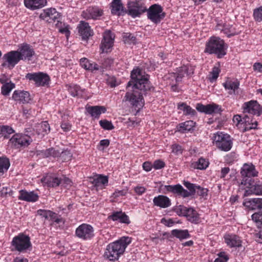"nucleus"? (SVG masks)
I'll list each match as a JSON object with an SVG mask.
<instances>
[{
  "label": "nucleus",
  "instance_id": "nucleus-1",
  "mask_svg": "<svg viewBox=\"0 0 262 262\" xmlns=\"http://www.w3.org/2000/svg\"><path fill=\"white\" fill-rule=\"evenodd\" d=\"M130 77L131 80L128 82L127 89L132 86L137 89H141L144 92L154 91V88L149 80V75L142 69H134L131 72Z\"/></svg>",
  "mask_w": 262,
  "mask_h": 262
},
{
  "label": "nucleus",
  "instance_id": "nucleus-2",
  "mask_svg": "<svg viewBox=\"0 0 262 262\" xmlns=\"http://www.w3.org/2000/svg\"><path fill=\"white\" fill-rule=\"evenodd\" d=\"M132 242V238L123 236L119 239L110 243L106 247L104 257L111 261L118 260L125 251L127 246Z\"/></svg>",
  "mask_w": 262,
  "mask_h": 262
},
{
  "label": "nucleus",
  "instance_id": "nucleus-3",
  "mask_svg": "<svg viewBox=\"0 0 262 262\" xmlns=\"http://www.w3.org/2000/svg\"><path fill=\"white\" fill-rule=\"evenodd\" d=\"M227 46L220 37L212 36L206 42L204 52L210 54H214L217 58H221L226 54Z\"/></svg>",
  "mask_w": 262,
  "mask_h": 262
},
{
  "label": "nucleus",
  "instance_id": "nucleus-4",
  "mask_svg": "<svg viewBox=\"0 0 262 262\" xmlns=\"http://www.w3.org/2000/svg\"><path fill=\"white\" fill-rule=\"evenodd\" d=\"M141 89H137V88L132 86V92H127L126 93L122 101L129 102L130 104L139 108L142 107L144 104V100L143 96H147L150 94L151 91L142 92Z\"/></svg>",
  "mask_w": 262,
  "mask_h": 262
},
{
  "label": "nucleus",
  "instance_id": "nucleus-5",
  "mask_svg": "<svg viewBox=\"0 0 262 262\" xmlns=\"http://www.w3.org/2000/svg\"><path fill=\"white\" fill-rule=\"evenodd\" d=\"M147 10V8L142 0H136L127 2V14L133 18L140 17Z\"/></svg>",
  "mask_w": 262,
  "mask_h": 262
},
{
  "label": "nucleus",
  "instance_id": "nucleus-6",
  "mask_svg": "<svg viewBox=\"0 0 262 262\" xmlns=\"http://www.w3.org/2000/svg\"><path fill=\"white\" fill-rule=\"evenodd\" d=\"M11 245L19 252H24L32 247L30 237L24 233H19L14 237Z\"/></svg>",
  "mask_w": 262,
  "mask_h": 262
},
{
  "label": "nucleus",
  "instance_id": "nucleus-7",
  "mask_svg": "<svg viewBox=\"0 0 262 262\" xmlns=\"http://www.w3.org/2000/svg\"><path fill=\"white\" fill-rule=\"evenodd\" d=\"M241 184L246 186V188H248L245 190L244 196L252 194L262 195V183H255L252 178H246L242 180Z\"/></svg>",
  "mask_w": 262,
  "mask_h": 262
},
{
  "label": "nucleus",
  "instance_id": "nucleus-8",
  "mask_svg": "<svg viewBox=\"0 0 262 262\" xmlns=\"http://www.w3.org/2000/svg\"><path fill=\"white\" fill-rule=\"evenodd\" d=\"M147 17L155 24L159 23L165 16L162 6L159 4H154L147 9Z\"/></svg>",
  "mask_w": 262,
  "mask_h": 262
},
{
  "label": "nucleus",
  "instance_id": "nucleus-9",
  "mask_svg": "<svg viewBox=\"0 0 262 262\" xmlns=\"http://www.w3.org/2000/svg\"><path fill=\"white\" fill-rule=\"evenodd\" d=\"M9 141L14 147L19 148L28 146L32 142V140L28 135L16 134L11 138Z\"/></svg>",
  "mask_w": 262,
  "mask_h": 262
},
{
  "label": "nucleus",
  "instance_id": "nucleus-10",
  "mask_svg": "<svg viewBox=\"0 0 262 262\" xmlns=\"http://www.w3.org/2000/svg\"><path fill=\"white\" fill-rule=\"evenodd\" d=\"M26 78L34 81L37 86L47 85L50 81L49 76L47 74L42 72L29 73L27 74Z\"/></svg>",
  "mask_w": 262,
  "mask_h": 262
},
{
  "label": "nucleus",
  "instance_id": "nucleus-11",
  "mask_svg": "<svg viewBox=\"0 0 262 262\" xmlns=\"http://www.w3.org/2000/svg\"><path fill=\"white\" fill-rule=\"evenodd\" d=\"M75 233L78 237L84 240L90 239L94 236L93 227L86 224H82L78 226Z\"/></svg>",
  "mask_w": 262,
  "mask_h": 262
},
{
  "label": "nucleus",
  "instance_id": "nucleus-12",
  "mask_svg": "<svg viewBox=\"0 0 262 262\" xmlns=\"http://www.w3.org/2000/svg\"><path fill=\"white\" fill-rule=\"evenodd\" d=\"M196 110L205 114L211 115L212 114H221L222 112L221 106L217 104L212 103L207 105L202 103H197L195 107Z\"/></svg>",
  "mask_w": 262,
  "mask_h": 262
},
{
  "label": "nucleus",
  "instance_id": "nucleus-13",
  "mask_svg": "<svg viewBox=\"0 0 262 262\" xmlns=\"http://www.w3.org/2000/svg\"><path fill=\"white\" fill-rule=\"evenodd\" d=\"M60 16V13L54 8H49L44 10L39 15V17L41 19L45 20L49 23H52V21L55 22L57 19V23L56 24L57 26L59 25V23L61 24V22L58 20Z\"/></svg>",
  "mask_w": 262,
  "mask_h": 262
},
{
  "label": "nucleus",
  "instance_id": "nucleus-14",
  "mask_svg": "<svg viewBox=\"0 0 262 262\" xmlns=\"http://www.w3.org/2000/svg\"><path fill=\"white\" fill-rule=\"evenodd\" d=\"M244 113H248L259 116L262 114V107L256 101L251 100L244 103L243 106Z\"/></svg>",
  "mask_w": 262,
  "mask_h": 262
},
{
  "label": "nucleus",
  "instance_id": "nucleus-15",
  "mask_svg": "<svg viewBox=\"0 0 262 262\" xmlns=\"http://www.w3.org/2000/svg\"><path fill=\"white\" fill-rule=\"evenodd\" d=\"M18 53L21 60H31L35 55V51L32 47L27 43H23L19 47Z\"/></svg>",
  "mask_w": 262,
  "mask_h": 262
},
{
  "label": "nucleus",
  "instance_id": "nucleus-16",
  "mask_svg": "<svg viewBox=\"0 0 262 262\" xmlns=\"http://www.w3.org/2000/svg\"><path fill=\"white\" fill-rule=\"evenodd\" d=\"M103 14V10L98 7H90L82 13V16L86 19H97Z\"/></svg>",
  "mask_w": 262,
  "mask_h": 262
},
{
  "label": "nucleus",
  "instance_id": "nucleus-17",
  "mask_svg": "<svg viewBox=\"0 0 262 262\" xmlns=\"http://www.w3.org/2000/svg\"><path fill=\"white\" fill-rule=\"evenodd\" d=\"M3 58L8 63V67L10 69L14 68L21 60L18 53V50L11 51L8 52L4 55Z\"/></svg>",
  "mask_w": 262,
  "mask_h": 262
},
{
  "label": "nucleus",
  "instance_id": "nucleus-18",
  "mask_svg": "<svg viewBox=\"0 0 262 262\" xmlns=\"http://www.w3.org/2000/svg\"><path fill=\"white\" fill-rule=\"evenodd\" d=\"M78 32L82 40H86L90 36L93 35V31L88 23L81 21L78 27Z\"/></svg>",
  "mask_w": 262,
  "mask_h": 262
},
{
  "label": "nucleus",
  "instance_id": "nucleus-19",
  "mask_svg": "<svg viewBox=\"0 0 262 262\" xmlns=\"http://www.w3.org/2000/svg\"><path fill=\"white\" fill-rule=\"evenodd\" d=\"M12 99L21 103H28L31 99L29 92L25 91L15 90L12 96Z\"/></svg>",
  "mask_w": 262,
  "mask_h": 262
},
{
  "label": "nucleus",
  "instance_id": "nucleus-20",
  "mask_svg": "<svg viewBox=\"0 0 262 262\" xmlns=\"http://www.w3.org/2000/svg\"><path fill=\"white\" fill-rule=\"evenodd\" d=\"M111 13L117 16H123L127 14V9L123 5L121 0H113L111 3Z\"/></svg>",
  "mask_w": 262,
  "mask_h": 262
},
{
  "label": "nucleus",
  "instance_id": "nucleus-21",
  "mask_svg": "<svg viewBox=\"0 0 262 262\" xmlns=\"http://www.w3.org/2000/svg\"><path fill=\"white\" fill-rule=\"evenodd\" d=\"M114 43V39L113 38L110 31H106L104 32L103 38L101 43V49L103 52H107L109 49L112 47Z\"/></svg>",
  "mask_w": 262,
  "mask_h": 262
},
{
  "label": "nucleus",
  "instance_id": "nucleus-22",
  "mask_svg": "<svg viewBox=\"0 0 262 262\" xmlns=\"http://www.w3.org/2000/svg\"><path fill=\"white\" fill-rule=\"evenodd\" d=\"M241 174L243 179H246L257 176L258 172L255 170V166L253 164H245L241 168Z\"/></svg>",
  "mask_w": 262,
  "mask_h": 262
},
{
  "label": "nucleus",
  "instance_id": "nucleus-23",
  "mask_svg": "<svg viewBox=\"0 0 262 262\" xmlns=\"http://www.w3.org/2000/svg\"><path fill=\"white\" fill-rule=\"evenodd\" d=\"M215 29L223 32L228 37L234 36L238 33L236 29L232 25L229 24H218L215 27Z\"/></svg>",
  "mask_w": 262,
  "mask_h": 262
},
{
  "label": "nucleus",
  "instance_id": "nucleus-24",
  "mask_svg": "<svg viewBox=\"0 0 262 262\" xmlns=\"http://www.w3.org/2000/svg\"><path fill=\"white\" fill-rule=\"evenodd\" d=\"M193 73V69L191 66L184 65L178 68L177 71L174 75L176 76V81L177 82L181 81L185 74L188 76L191 75Z\"/></svg>",
  "mask_w": 262,
  "mask_h": 262
},
{
  "label": "nucleus",
  "instance_id": "nucleus-25",
  "mask_svg": "<svg viewBox=\"0 0 262 262\" xmlns=\"http://www.w3.org/2000/svg\"><path fill=\"white\" fill-rule=\"evenodd\" d=\"M153 203L155 206L162 208H166L171 205V201L168 197L164 195H159L153 199Z\"/></svg>",
  "mask_w": 262,
  "mask_h": 262
},
{
  "label": "nucleus",
  "instance_id": "nucleus-26",
  "mask_svg": "<svg viewBox=\"0 0 262 262\" xmlns=\"http://www.w3.org/2000/svg\"><path fill=\"white\" fill-rule=\"evenodd\" d=\"M225 242L227 245L231 247H239L242 246V241L240 237L235 234H228L224 237Z\"/></svg>",
  "mask_w": 262,
  "mask_h": 262
},
{
  "label": "nucleus",
  "instance_id": "nucleus-27",
  "mask_svg": "<svg viewBox=\"0 0 262 262\" xmlns=\"http://www.w3.org/2000/svg\"><path fill=\"white\" fill-rule=\"evenodd\" d=\"M86 110L92 117L97 119L102 113H105L106 112L105 106L100 105L88 106L86 107Z\"/></svg>",
  "mask_w": 262,
  "mask_h": 262
},
{
  "label": "nucleus",
  "instance_id": "nucleus-28",
  "mask_svg": "<svg viewBox=\"0 0 262 262\" xmlns=\"http://www.w3.org/2000/svg\"><path fill=\"white\" fill-rule=\"evenodd\" d=\"M19 193L20 195L18 196V199L20 200L34 202L38 199L37 194L35 193L34 191L28 192L25 190H20Z\"/></svg>",
  "mask_w": 262,
  "mask_h": 262
},
{
  "label": "nucleus",
  "instance_id": "nucleus-29",
  "mask_svg": "<svg viewBox=\"0 0 262 262\" xmlns=\"http://www.w3.org/2000/svg\"><path fill=\"white\" fill-rule=\"evenodd\" d=\"M108 219H111L114 221H119L120 223L128 224L130 221L128 216L121 211L113 212L111 215H109Z\"/></svg>",
  "mask_w": 262,
  "mask_h": 262
},
{
  "label": "nucleus",
  "instance_id": "nucleus-30",
  "mask_svg": "<svg viewBox=\"0 0 262 262\" xmlns=\"http://www.w3.org/2000/svg\"><path fill=\"white\" fill-rule=\"evenodd\" d=\"M25 6L32 10L41 8L47 4L46 0H24Z\"/></svg>",
  "mask_w": 262,
  "mask_h": 262
},
{
  "label": "nucleus",
  "instance_id": "nucleus-31",
  "mask_svg": "<svg viewBox=\"0 0 262 262\" xmlns=\"http://www.w3.org/2000/svg\"><path fill=\"white\" fill-rule=\"evenodd\" d=\"M187 220L193 224H198L200 221V216L197 211L193 208H188L185 216Z\"/></svg>",
  "mask_w": 262,
  "mask_h": 262
},
{
  "label": "nucleus",
  "instance_id": "nucleus-32",
  "mask_svg": "<svg viewBox=\"0 0 262 262\" xmlns=\"http://www.w3.org/2000/svg\"><path fill=\"white\" fill-rule=\"evenodd\" d=\"M41 181L45 183L48 186L55 187L62 184L61 179L58 177H46L41 179Z\"/></svg>",
  "mask_w": 262,
  "mask_h": 262
},
{
  "label": "nucleus",
  "instance_id": "nucleus-33",
  "mask_svg": "<svg viewBox=\"0 0 262 262\" xmlns=\"http://www.w3.org/2000/svg\"><path fill=\"white\" fill-rule=\"evenodd\" d=\"M227 138L221 143H216V146L221 150L228 151L230 150L232 146V141L230 136H226Z\"/></svg>",
  "mask_w": 262,
  "mask_h": 262
},
{
  "label": "nucleus",
  "instance_id": "nucleus-34",
  "mask_svg": "<svg viewBox=\"0 0 262 262\" xmlns=\"http://www.w3.org/2000/svg\"><path fill=\"white\" fill-rule=\"evenodd\" d=\"M37 155L42 158H48L49 157H58L59 151L55 150L54 148H49L46 150H39L37 151Z\"/></svg>",
  "mask_w": 262,
  "mask_h": 262
},
{
  "label": "nucleus",
  "instance_id": "nucleus-35",
  "mask_svg": "<svg viewBox=\"0 0 262 262\" xmlns=\"http://www.w3.org/2000/svg\"><path fill=\"white\" fill-rule=\"evenodd\" d=\"M195 122L192 120H188L180 124L179 131L182 133H185L193 130Z\"/></svg>",
  "mask_w": 262,
  "mask_h": 262
},
{
  "label": "nucleus",
  "instance_id": "nucleus-36",
  "mask_svg": "<svg viewBox=\"0 0 262 262\" xmlns=\"http://www.w3.org/2000/svg\"><path fill=\"white\" fill-rule=\"evenodd\" d=\"M171 235L180 240L186 239L190 237L187 230L173 229L171 231Z\"/></svg>",
  "mask_w": 262,
  "mask_h": 262
},
{
  "label": "nucleus",
  "instance_id": "nucleus-37",
  "mask_svg": "<svg viewBox=\"0 0 262 262\" xmlns=\"http://www.w3.org/2000/svg\"><path fill=\"white\" fill-rule=\"evenodd\" d=\"M225 89L230 90V94H234L235 91L239 88V82L237 80L233 81L232 80H228L223 83Z\"/></svg>",
  "mask_w": 262,
  "mask_h": 262
},
{
  "label": "nucleus",
  "instance_id": "nucleus-38",
  "mask_svg": "<svg viewBox=\"0 0 262 262\" xmlns=\"http://www.w3.org/2000/svg\"><path fill=\"white\" fill-rule=\"evenodd\" d=\"M14 133V129L9 126H0V138L4 137V139H8L10 138V135Z\"/></svg>",
  "mask_w": 262,
  "mask_h": 262
},
{
  "label": "nucleus",
  "instance_id": "nucleus-39",
  "mask_svg": "<svg viewBox=\"0 0 262 262\" xmlns=\"http://www.w3.org/2000/svg\"><path fill=\"white\" fill-rule=\"evenodd\" d=\"M92 182L96 187L100 186L102 185H107L108 183V177L99 174L94 178Z\"/></svg>",
  "mask_w": 262,
  "mask_h": 262
},
{
  "label": "nucleus",
  "instance_id": "nucleus-40",
  "mask_svg": "<svg viewBox=\"0 0 262 262\" xmlns=\"http://www.w3.org/2000/svg\"><path fill=\"white\" fill-rule=\"evenodd\" d=\"M172 193L176 194L184 198L189 196L188 191L187 190L184 189L182 185L180 184L173 185Z\"/></svg>",
  "mask_w": 262,
  "mask_h": 262
},
{
  "label": "nucleus",
  "instance_id": "nucleus-41",
  "mask_svg": "<svg viewBox=\"0 0 262 262\" xmlns=\"http://www.w3.org/2000/svg\"><path fill=\"white\" fill-rule=\"evenodd\" d=\"M178 108L183 111L185 115L194 116L196 115V112L190 106L187 105L185 103H182L178 105Z\"/></svg>",
  "mask_w": 262,
  "mask_h": 262
},
{
  "label": "nucleus",
  "instance_id": "nucleus-42",
  "mask_svg": "<svg viewBox=\"0 0 262 262\" xmlns=\"http://www.w3.org/2000/svg\"><path fill=\"white\" fill-rule=\"evenodd\" d=\"M38 135H44L48 134L50 131V127L47 121H42L40 124L37 126Z\"/></svg>",
  "mask_w": 262,
  "mask_h": 262
},
{
  "label": "nucleus",
  "instance_id": "nucleus-43",
  "mask_svg": "<svg viewBox=\"0 0 262 262\" xmlns=\"http://www.w3.org/2000/svg\"><path fill=\"white\" fill-rule=\"evenodd\" d=\"M15 88V84L11 81L9 83H5L2 85L1 88V93L4 96H7L12 89Z\"/></svg>",
  "mask_w": 262,
  "mask_h": 262
},
{
  "label": "nucleus",
  "instance_id": "nucleus-44",
  "mask_svg": "<svg viewBox=\"0 0 262 262\" xmlns=\"http://www.w3.org/2000/svg\"><path fill=\"white\" fill-rule=\"evenodd\" d=\"M252 220L256 223L258 228L262 227V211L255 212L251 216Z\"/></svg>",
  "mask_w": 262,
  "mask_h": 262
},
{
  "label": "nucleus",
  "instance_id": "nucleus-45",
  "mask_svg": "<svg viewBox=\"0 0 262 262\" xmlns=\"http://www.w3.org/2000/svg\"><path fill=\"white\" fill-rule=\"evenodd\" d=\"M9 160L7 158H0V173L7 171L10 166Z\"/></svg>",
  "mask_w": 262,
  "mask_h": 262
},
{
  "label": "nucleus",
  "instance_id": "nucleus-46",
  "mask_svg": "<svg viewBox=\"0 0 262 262\" xmlns=\"http://www.w3.org/2000/svg\"><path fill=\"white\" fill-rule=\"evenodd\" d=\"M226 136H230L227 134H224L223 132H218L216 134H214L213 137V143H221L222 141H224L227 138Z\"/></svg>",
  "mask_w": 262,
  "mask_h": 262
},
{
  "label": "nucleus",
  "instance_id": "nucleus-47",
  "mask_svg": "<svg viewBox=\"0 0 262 262\" xmlns=\"http://www.w3.org/2000/svg\"><path fill=\"white\" fill-rule=\"evenodd\" d=\"M247 119H249V116L247 115H245L243 118H242L241 115H236L234 116L233 121L234 123L236 122L237 125L240 123H250V121L247 120Z\"/></svg>",
  "mask_w": 262,
  "mask_h": 262
},
{
  "label": "nucleus",
  "instance_id": "nucleus-48",
  "mask_svg": "<svg viewBox=\"0 0 262 262\" xmlns=\"http://www.w3.org/2000/svg\"><path fill=\"white\" fill-rule=\"evenodd\" d=\"M59 157L62 161H68L71 160L72 154L70 150L68 149L63 150L61 152H59Z\"/></svg>",
  "mask_w": 262,
  "mask_h": 262
},
{
  "label": "nucleus",
  "instance_id": "nucleus-49",
  "mask_svg": "<svg viewBox=\"0 0 262 262\" xmlns=\"http://www.w3.org/2000/svg\"><path fill=\"white\" fill-rule=\"evenodd\" d=\"M99 124L102 128L105 130H112L114 128V126L112 122L106 119L101 120L99 121Z\"/></svg>",
  "mask_w": 262,
  "mask_h": 262
},
{
  "label": "nucleus",
  "instance_id": "nucleus-50",
  "mask_svg": "<svg viewBox=\"0 0 262 262\" xmlns=\"http://www.w3.org/2000/svg\"><path fill=\"white\" fill-rule=\"evenodd\" d=\"M124 42L129 44H135L136 42V37L132 34L125 33L123 35Z\"/></svg>",
  "mask_w": 262,
  "mask_h": 262
},
{
  "label": "nucleus",
  "instance_id": "nucleus-51",
  "mask_svg": "<svg viewBox=\"0 0 262 262\" xmlns=\"http://www.w3.org/2000/svg\"><path fill=\"white\" fill-rule=\"evenodd\" d=\"M209 164V163L207 160L203 158H201L196 162L197 168L201 170L205 169L208 166Z\"/></svg>",
  "mask_w": 262,
  "mask_h": 262
},
{
  "label": "nucleus",
  "instance_id": "nucleus-52",
  "mask_svg": "<svg viewBox=\"0 0 262 262\" xmlns=\"http://www.w3.org/2000/svg\"><path fill=\"white\" fill-rule=\"evenodd\" d=\"M70 91L73 97L79 96L81 95L82 90L80 86L74 85L70 87Z\"/></svg>",
  "mask_w": 262,
  "mask_h": 262
},
{
  "label": "nucleus",
  "instance_id": "nucleus-53",
  "mask_svg": "<svg viewBox=\"0 0 262 262\" xmlns=\"http://www.w3.org/2000/svg\"><path fill=\"white\" fill-rule=\"evenodd\" d=\"M188 208L183 206L179 205L173 208V211L179 216H184Z\"/></svg>",
  "mask_w": 262,
  "mask_h": 262
},
{
  "label": "nucleus",
  "instance_id": "nucleus-54",
  "mask_svg": "<svg viewBox=\"0 0 262 262\" xmlns=\"http://www.w3.org/2000/svg\"><path fill=\"white\" fill-rule=\"evenodd\" d=\"M80 64L81 66L86 70L92 71V63L86 58H82L80 60Z\"/></svg>",
  "mask_w": 262,
  "mask_h": 262
},
{
  "label": "nucleus",
  "instance_id": "nucleus-55",
  "mask_svg": "<svg viewBox=\"0 0 262 262\" xmlns=\"http://www.w3.org/2000/svg\"><path fill=\"white\" fill-rule=\"evenodd\" d=\"M253 17L255 21H262V6L254 10Z\"/></svg>",
  "mask_w": 262,
  "mask_h": 262
},
{
  "label": "nucleus",
  "instance_id": "nucleus-56",
  "mask_svg": "<svg viewBox=\"0 0 262 262\" xmlns=\"http://www.w3.org/2000/svg\"><path fill=\"white\" fill-rule=\"evenodd\" d=\"M184 185L189 190V196L194 195L196 192V185L187 181H184Z\"/></svg>",
  "mask_w": 262,
  "mask_h": 262
},
{
  "label": "nucleus",
  "instance_id": "nucleus-57",
  "mask_svg": "<svg viewBox=\"0 0 262 262\" xmlns=\"http://www.w3.org/2000/svg\"><path fill=\"white\" fill-rule=\"evenodd\" d=\"M255 198L246 200L243 202V205L250 210H256Z\"/></svg>",
  "mask_w": 262,
  "mask_h": 262
},
{
  "label": "nucleus",
  "instance_id": "nucleus-58",
  "mask_svg": "<svg viewBox=\"0 0 262 262\" xmlns=\"http://www.w3.org/2000/svg\"><path fill=\"white\" fill-rule=\"evenodd\" d=\"M48 220H51L57 224H59L61 223L62 221V218L58 217L57 216V214L55 212L50 211V214L49 215Z\"/></svg>",
  "mask_w": 262,
  "mask_h": 262
},
{
  "label": "nucleus",
  "instance_id": "nucleus-59",
  "mask_svg": "<svg viewBox=\"0 0 262 262\" xmlns=\"http://www.w3.org/2000/svg\"><path fill=\"white\" fill-rule=\"evenodd\" d=\"M165 164L164 161L161 160H157L154 161L153 163V167L155 169H160L164 168Z\"/></svg>",
  "mask_w": 262,
  "mask_h": 262
},
{
  "label": "nucleus",
  "instance_id": "nucleus-60",
  "mask_svg": "<svg viewBox=\"0 0 262 262\" xmlns=\"http://www.w3.org/2000/svg\"><path fill=\"white\" fill-rule=\"evenodd\" d=\"M196 192L199 195L204 196L207 195L208 190L206 188L201 187L200 186H196Z\"/></svg>",
  "mask_w": 262,
  "mask_h": 262
},
{
  "label": "nucleus",
  "instance_id": "nucleus-61",
  "mask_svg": "<svg viewBox=\"0 0 262 262\" xmlns=\"http://www.w3.org/2000/svg\"><path fill=\"white\" fill-rule=\"evenodd\" d=\"M160 188L162 190L163 193L166 194L168 192L172 193L173 185H161Z\"/></svg>",
  "mask_w": 262,
  "mask_h": 262
},
{
  "label": "nucleus",
  "instance_id": "nucleus-62",
  "mask_svg": "<svg viewBox=\"0 0 262 262\" xmlns=\"http://www.w3.org/2000/svg\"><path fill=\"white\" fill-rule=\"evenodd\" d=\"M172 152L176 155L182 154V149L181 146L178 144H173L171 146Z\"/></svg>",
  "mask_w": 262,
  "mask_h": 262
},
{
  "label": "nucleus",
  "instance_id": "nucleus-63",
  "mask_svg": "<svg viewBox=\"0 0 262 262\" xmlns=\"http://www.w3.org/2000/svg\"><path fill=\"white\" fill-rule=\"evenodd\" d=\"M107 83L112 88H114L118 84L115 77H109L107 80Z\"/></svg>",
  "mask_w": 262,
  "mask_h": 262
},
{
  "label": "nucleus",
  "instance_id": "nucleus-64",
  "mask_svg": "<svg viewBox=\"0 0 262 262\" xmlns=\"http://www.w3.org/2000/svg\"><path fill=\"white\" fill-rule=\"evenodd\" d=\"M161 223L167 227H171L174 224L176 223V222H174L172 219H169L167 220L165 218H163L161 220Z\"/></svg>",
  "mask_w": 262,
  "mask_h": 262
}]
</instances>
